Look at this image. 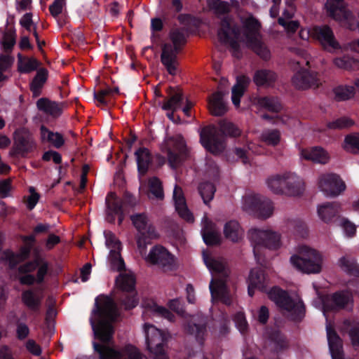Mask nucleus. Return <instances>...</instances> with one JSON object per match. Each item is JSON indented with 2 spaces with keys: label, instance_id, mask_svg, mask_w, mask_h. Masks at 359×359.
Listing matches in <instances>:
<instances>
[{
  "label": "nucleus",
  "instance_id": "58",
  "mask_svg": "<svg viewBox=\"0 0 359 359\" xmlns=\"http://www.w3.org/2000/svg\"><path fill=\"white\" fill-rule=\"evenodd\" d=\"M236 326L241 333H244L248 330V323L243 313H238L234 317Z\"/></svg>",
  "mask_w": 359,
  "mask_h": 359
},
{
  "label": "nucleus",
  "instance_id": "31",
  "mask_svg": "<svg viewBox=\"0 0 359 359\" xmlns=\"http://www.w3.org/2000/svg\"><path fill=\"white\" fill-rule=\"evenodd\" d=\"M224 234L228 240L237 243L243 238L244 231L237 221L231 220L225 224Z\"/></svg>",
  "mask_w": 359,
  "mask_h": 359
},
{
  "label": "nucleus",
  "instance_id": "27",
  "mask_svg": "<svg viewBox=\"0 0 359 359\" xmlns=\"http://www.w3.org/2000/svg\"><path fill=\"white\" fill-rule=\"evenodd\" d=\"M168 93L169 98L162 104V109L172 111L180 109L184 104L186 99L184 97L182 90L180 88H170Z\"/></svg>",
  "mask_w": 359,
  "mask_h": 359
},
{
  "label": "nucleus",
  "instance_id": "1",
  "mask_svg": "<svg viewBox=\"0 0 359 359\" xmlns=\"http://www.w3.org/2000/svg\"><path fill=\"white\" fill-rule=\"evenodd\" d=\"M260 25L254 18L249 17L243 22V29L241 33L233 20L224 18L217 30L219 41L229 45L232 55L237 58L241 56V49L246 46L252 49L264 60L271 57V53L262 42L259 33Z\"/></svg>",
  "mask_w": 359,
  "mask_h": 359
},
{
  "label": "nucleus",
  "instance_id": "20",
  "mask_svg": "<svg viewBox=\"0 0 359 359\" xmlns=\"http://www.w3.org/2000/svg\"><path fill=\"white\" fill-rule=\"evenodd\" d=\"M200 136L202 144L211 153L219 154L224 151L225 148L224 142L218 139L214 127L204 128L201 130Z\"/></svg>",
  "mask_w": 359,
  "mask_h": 359
},
{
  "label": "nucleus",
  "instance_id": "26",
  "mask_svg": "<svg viewBox=\"0 0 359 359\" xmlns=\"http://www.w3.org/2000/svg\"><path fill=\"white\" fill-rule=\"evenodd\" d=\"M226 93L217 91L213 93L208 100V109L214 116H222L228 110L226 103L223 100Z\"/></svg>",
  "mask_w": 359,
  "mask_h": 359
},
{
  "label": "nucleus",
  "instance_id": "10",
  "mask_svg": "<svg viewBox=\"0 0 359 359\" xmlns=\"http://www.w3.org/2000/svg\"><path fill=\"white\" fill-rule=\"evenodd\" d=\"M242 208L248 213L261 219L270 217L274 210L273 203L269 199L256 194L245 196Z\"/></svg>",
  "mask_w": 359,
  "mask_h": 359
},
{
  "label": "nucleus",
  "instance_id": "5",
  "mask_svg": "<svg viewBox=\"0 0 359 359\" xmlns=\"http://www.w3.org/2000/svg\"><path fill=\"white\" fill-rule=\"evenodd\" d=\"M50 271V264L46 259L41 255H36L32 261L26 262L18 267L20 275L19 280L24 285L40 284L45 280Z\"/></svg>",
  "mask_w": 359,
  "mask_h": 359
},
{
  "label": "nucleus",
  "instance_id": "28",
  "mask_svg": "<svg viewBox=\"0 0 359 359\" xmlns=\"http://www.w3.org/2000/svg\"><path fill=\"white\" fill-rule=\"evenodd\" d=\"M327 336L332 359H343L341 341L330 325H327Z\"/></svg>",
  "mask_w": 359,
  "mask_h": 359
},
{
  "label": "nucleus",
  "instance_id": "40",
  "mask_svg": "<svg viewBox=\"0 0 359 359\" xmlns=\"http://www.w3.org/2000/svg\"><path fill=\"white\" fill-rule=\"evenodd\" d=\"M276 74L273 72L262 69L255 73L254 76V81L258 86H269L276 81Z\"/></svg>",
  "mask_w": 359,
  "mask_h": 359
},
{
  "label": "nucleus",
  "instance_id": "12",
  "mask_svg": "<svg viewBox=\"0 0 359 359\" xmlns=\"http://www.w3.org/2000/svg\"><path fill=\"white\" fill-rule=\"evenodd\" d=\"M37 149V143L32 134L27 129L17 130L13 134V144L11 155L26 157Z\"/></svg>",
  "mask_w": 359,
  "mask_h": 359
},
{
  "label": "nucleus",
  "instance_id": "19",
  "mask_svg": "<svg viewBox=\"0 0 359 359\" xmlns=\"http://www.w3.org/2000/svg\"><path fill=\"white\" fill-rule=\"evenodd\" d=\"M105 245L109 250L108 262L114 271H121L124 267V262L121 257V244L116 236L111 231L104 232Z\"/></svg>",
  "mask_w": 359,
  "mask_h": 359
},
{
  "label": "nucleus",
  "instance_id": "21",
  "mask_svg": "<svg viewBox=\"0 0 359 359\" xmlns=\"http://www.w3.org/2000/svg\"><path fill=\"white\" fill-rule=\"evenodd\" d=\"M292 83L297 88L305 90L309 88L318 87L320 81L315 73L299 71L293 76Z\"/></svg>",
  "mask_w": 359,
  "mask_h": 359
},
{
  "label": "nucleus",
  "instance_id": "62",
  "mask_svg": "<svg viewBox=\"0 0 359 359\" xmlns=\"http://www.w3.org/2000/svg\"><path fill=\"white\" fill-rule=\"evenodd\" d=\"M14 59L9 55H0V71L2 73L11 67Z\"/></svg>",
  "mask_w": 359,
  "mask_h": 359
},
{
  "label": "nucleus",
  "instance_id": "42",
  "mask_svg": "<svg viewBox=\"0 0 359 359\" xmlns=\"http://www.w3.org/2000/svg\"><path fill=\"white\" fill-rule=\"evenodd\" d=\"M117 286L123 291L130 292L135 288V278L133 273H122L116 278Z\"/></svg>",
  "mask_w": 359,
  "mask_h": 359
},
{
  "label": "nucleus",
  "instance_id": "52",
  "mask_svg": "<svg viewBox=\"0 0 359 359\" xmlns=\"http://www.w3.org/2000/svg\"><path fill=\"white\" fill-rule=\"evenodd\" d=\"M261 139L268 145L276 146L280 142V134L278 130H269L262 134Z\"/></svg>",
  "mask_w": 359,
  "mask_h": 359
},
{
  "label": "nucleus",
  "instance_id": "16",
  "mask_svg": "<svg viewBox=\"0 0 359 359\" xmlns=\"http://www.w3.org/2000/svg\"><path fill=\"white\" fill-rule=\"evenodd\" d=\"M146 262L158 265L163 271H172L177 266L175 257L161 245L153 247L149 255L145 256Z\"/></svg>",
  "mask_w": 359,
  "mask_h": 359
},
{
  "label": "nucleus",
  "instance_id": "39",
  "mask_svg": "<svg viewBox=\"0 0 359 359\" xmlns=\"http://www.w3.org/2000/svg\"><path fill=\"white\" fill-rule=\"evenodd\" d=\"M135 156L139 172L145 173L151 160L149 150L146 148H140L135 152Z\"/></svg>",
  "mask_w": 359,
  "mask_h": 359
},
{
  "label": "nucleus",
  "instance_id": "50",
  "mask_svg": "<svg viewBox=\"0 0 359 359\" xmlns=\"http://www.w3.org/2000/svg\"><path fill=\"white\" fill-rule=\"evenodd\" d=\"M342 147L346 151L351 153H355L356 150H359V133L347 135Z\"/></svg>",
  "mask_w": 359,
  "mask_h": 359
},
{
  "label": "nucleus",
  "instance_id": "64",
  "mask_svg": "<svg viewBox=\"0 0 359 359\" xmlns=\"http://www.w3.org/2000/svg\"><path fill=\"white\" fill-rule=\"evenodd\" d=\"M42 158L46 161L53 160L55 163H60L62 160L60 154L55 151H48L45 152L42 156Z\"/></svg>",
  "mask_w": 359,
  "mask_h": 359
},
{
  "label": "nucleus",
  "instance_id": "25",
  "mask_svg": "<svg viewBox=\"0 0 359 359\" xmlns=\"http://www.w3.org/2000/svg\"><path fill=\"white\" fill-rule=\"evenodd\" d=\"M202 236L205 243L208 245H215L220 242L221 236L215 224L204 217L202 220Z\"/></svg>",
  "mask_w": 359,
  "mask_h": 359
},
{
  "label": "nucleus",
  "instance_id": "24",
  "mask_svg": "<svg viewBox=\"0 0 359 359\" xmlns=\"http://www.w3.org/2000/svg\"><path fill=\"white\" fill-rule=\"evenodd\" d=\"M172 197L176 210L180 216L189 222H193L194 217L187 207L186 201L181 187L177 185L175 187Z\"/></svg>",
  "mask_w": 359,
  "mask_h": 359
},
{
  "label": "nucleus",
  "instance_id": "44",
  "mask_svg": "<svg viewBox=\"0 0 359 359\" xmlns=\"http://www.w3.org/2000/svg\"><path fill=\"white\" fill-rule=\"evenodd\" d=\"M148 196L150 198L163 199L164 194L161 181L156 177H152L149 180Z\"/></svg>",
  "mask_w": 359,
  "mask_h": 359
},
{
  "label": "nucleus",
  "instance_id": "32",
  "mask_svg": "<svg viewBox=\"0 0 359 359\" xmlns=\"http://www.w3.org/2000/svg\"><path fill=\"white\" fill-rule=\"evenodd\" d=\"M249 83L250 79L245 76L237 77L236 83L232 88L231 91V100L236 107H239L241 97L243 95Z\"/></svg>",
  "mask_w": 359,
  "mask_h": 359
},
{
  "label": "nucleus",
  "instance_id": "17",
  "mask_svg": "<svg viewBox=\"0 0 359 359\" xmlns=\"http://www.w3.org/2000/svg\"><path fill=\"white\" fill-rule=\"evenodd\" d=\"M318 186L328 196H337L346 189L344 182L334 173L326 172L319 175Z\"/></svg>",
  "mask_w": 359,
  "mask_h": 359
},
{
  "label": "nucleus",
  "instance_id": "55",
  "mask_svg": "<svg viewBox=\"0 0 359 359\" xmlns=\"http://www.w3.org/2000/svg\"><path fill=\"white\" fill-rule=\"evenodd\" d=\"M287 226L297 233L303 234L306 231V227L304 222L297 219H288L287 222Z\"/></svg>",
  "mask_w": 359,
  "mask_h": 359
},
{
  "label": "nucleus",
  "instance_id": "18",
  "mask_svg": "<svg viewBox=\"0 0 359 359\" xmlns=\"http://www.w3.org/2000/svg\"><path fill=\"white\" fill-rule=\"evenodd\" d=\"M311 36L318 40L324 49L335 53L341 50V46L335 38L334 34L328 25L314 27L311 30Z\"/></svg>",
  "mask_w": 359,
  "mask_h": 359
},
{
  "label": "nucleus",
  "instance_id": "45",
  "mask_svg": "<svg viewBox=\"0 0 359 359\" xmlns=\"http://www.w3.org/2000/svg\"><path fill=\"white\" fill-rule=\"evenodd\" d=\"M46 79L47 71L44 69H39L31 83V90L35 96L39 95L40 89L46 82Z\"/></svg>",
  "mask_w": 359,
  "mask_h": 359
},
{
  "label": "nucleus",
  "instance_id": "3",
  "mask_svg": "<svg viewBox=\"0 0 359 359\" xmlns=\"http://www.w3.org/2000/svg\"><path fill=\"white\" fill-rule=\"evenodd\" d=\"M203 258L212 276L209 285L212 300H219L229 305L231 298L226 285L229 274L228 267L222 258L208 252H203Z\"/></svg>",
  "mask_w": 359,
  "mask_h": 359
},
{
  "label": "nucleus",
  "instance_id": "53",
  "mask_svg": "<svg viewBox=\"0 0 359 359\" xmlns=\"http://www.w3.org/2000/svg\"><path fill=\"white\" fill-rule=\"evenodd\" d=\"M106 203L111 214L118 215L121 212V203L114 193H109L106 198Z\"/></svg>",
  "mask_w": 359,
  "mask_h": 359
},
{
  "label": "nucleus",
  "instance_id": "38",
  "mask_svg": "<svg viewBox=\"0 0 359 359\" xmlns=\"http://www.w3.org/2000/svg\"><path fill=\"white\" fill-rule=\"evenodd\" d=\"M332 309L346 308L352 304V297L348 292H337L330 299Z\"/></svg>",
  "mask_w": 359,
  "mask_h": 359
},
{
  "label": "nucleus",
  "instance_id": "43",
  "mask_svg": "<svg viewBox=\"0 0 359 359\" xmlns=\"http://www.w3.org/2000/svg\"><path fill=\"white\" fill-rule=\"evenodd\" d=\"M339 267L350 275L359 276V265H358L353 259L349 257H342L339 259Z\"/></svg>",
  "mask_w": 359,
  "mask_h": 359
},
{
  "label": "nucleus",
  "instance_id": "11",
  "mask_svg": "<svg viewBox=\"0 0 359 359\" xmlns=\"http://www.w3.org/2000/svg\"><path fill=\"white\" fill-rule=\"evenodd\" d=\"M161 149L167 154L168 163L172 168L177 167L186 156L185 142L180 135L166 137L161 144Z\"/></svg>",
  "mask_w": 359,
  "mask_h": 359
},
{
  "label": "nucleus",
  "instance_id": "2",
  "mask_svg": "<svg viewBox=\"0 0 359 359\" xmlns=\"http://www.w3.org/2000/svg\"><path fill=\"white\" fill-rule=\"evenodd\" d=\"M118 316L114 302L108 297L100 296L95 300L90 322L95 335L102 342L107 343L113 334L111 322Z\"/></svg>",
  "mask_w": 359,
  "mask_h": 359
},
{
  "label": "nucleus",
  "instance_id": "33",
  "mask_svg": "<svg viewBox=\"0 0 359 359\" xmlns=\"http://www.w3.org/2000/svg\"><path fill=\"white\" fill-rule=\"evenodd\" d=\"M266 278L261 269H252L248 278V294L253 295L255 288L263 289L264 287Z\"/></svg>",
  "mask_w": 359,
  "mask_h": 359
},
{
  "label": "nucleus",
  "instance_id": "36",
  "mask_svg": "<svg viewBox=\"0 0 359 359\" xmlns=\"http://www.w3.org/2000/svg\"><path fill=\"white\" fill-rule=\"evenodd\" d=\"M285 184V173L272 175L266 180L268 188L275 194H284Z\"/></svg>",
  "mask_w": 359,
  "mask_h": 359
},
{
  "label": "nucleus",
  "instance_id": "7",
  "mask_svg": "<svg viewBox=\"0 0 359 359\" xmlns=\"http://www.w3.org/2000/svg\"><path fill=\"white\" fill-rule=\"evenodd\" d=\"M130 219L139 232L137 236V248L142 255H145L147 244L150 243L151 240L157 238L158 233L145 214L133 215Z\"/></svg>",
  "mask_w": 359,
  "mask_h": 359
},
{
  "label": "nucleus",
  "instance_id": "22",
  "mask_svg": "<svg viewBox=\"0 0 359 359\" xmlns=\"http://www.w3.org/2000/svg\"><path fill=\"white\" fill-rule=\"evenodd\" d=\"M285 190L284 194L296 196L301 195L304 190L303 180L294 173H285Z\"/></svg>",
  "mask_w": 359,
  "mask_h": 359
},
{
  "label": "nucleus",
  "instance_id": "41",
  "mask_svg": "<svg viewBox=\"0 0 359 359\" xmlns=\"http://www.w3.org/2000/svg\"><path fill=\"white\" fill-rule=\"evenodd\" d=\"M256 104L269 111L278 112L282 107L278 100L274 97H262L256 99Z\"/></svg>",
  "mask_w": 359,
  "mask_h": 359
},
{
  "label": "nucleus",
  "instance_id": "29",
  "mask_svg": "<svg viewBox=\"0 0 359 359\" xmlns=\"http://www.w3.org/2000/svg\"><path fill=\"white\" fill-rule=\"evenodd\" d=\"M36 105L40 111L53 117L59 116L62 114L65 107V104L62 102L57 103L46 98L39 99L36 102Z\"/></svg>",
  "mask_w": 359,
  "mask_h": 359
},
{
  "label": "nucleus",
  "instance_id": "4",
  "mask_svg": "<svg viewBox=\"0 0 359 359\" xmlns=\"http://www.w3.org/2000/svg\"><path fill=\"white\" fill-rule=\"evenodd\" d=\"M290 260L297 270L307 274H316L322 271L324 257L317 250L302 245L299 248L298 254L292 255Z\"/></svg>",
  "mask_w": 359,
  "mask_h": 359
},
{
  "label": "nucleus",
  "instance_id": "34",
  "mask_svg": "<svg viewBox=\"0 0 359 359\" xmlns=\"http://www.w3.org/2000/svg\"><path fill=\"white\" fill-rule=\"evenodd\" d=\"M150 316H162L169 320H172L173 318V315L168 309L154 302L147 304L145 311L143 313V316L145 319Z\"/></svg>",
  "mask_w": 359,
  "mask_h": 359
},
{
  "label": "nucleus",
  "instance_id": "37",
  "mask_svg": "<svg viewBox=\"0 0 359 359\" xmlns=\"http://www.w3.org/2000/svg\"><path fill=\"white\" fill-rule=\"evenodd\" d=\"M338 207L334 203H324L318 205V215L321 220L325 222H330L331 219L337 215Z\"/></svg>",
  "mask_w": 359,
  "mask_h": 359
},
{
  "label": "nucleus",
  "instance_id": "8",
  "mask_svg": "<svg viewBox=\"0 0 359 359\" xmlns=\"http://www.w3.org/2000/svg\"><path fill=\"white\" fill-rule=\"evenodd\" d=\"M248 236L255 255L262 248L277 250L281 246L280 233L269 229H252L249 231Z\"/></svg>",
  "mask_w": 359,
  "mask_h": 359
},
{
  "label": "nucleus",
  "instance_id": "14",
  "mask_svg": "<svg viewBox=\"0 0 359 359\" xmlns=\"http://www.w3.org/2000/svg\"><path fill=\"white\" fill-rule=\"evenodd\" d=\"M343 0H327L324 8L328 16L346 26L355 29L354 16L352 12L341 4Z\"/></svg>",
  "mask_w": 359,
  "mask_h": 359
},
{
  "label": "nucleus",
  "instance_id": "54",
  "mask_svg": "<svg viewBox=\"0 0 359 359\" xmlns=\"http://www.w3.org/2000/svg\"><path fill=\"white\" fill-rule=\"evenodd\" d=\"M221 131L226 135L236 137L241 135L240 129L234 124L226 121L220 122Z\"/></svg>",
  "mask_w": 359,
  "mask_h": 359
},
{
  "label": "nucleus",
  "instance_id": "23",
  "mask_svg": "<svg viewBox=\"0 0 359 359\" xmlns=\"http://www.w3.org/2000/svg\"><path fill=\"white\" fill-rule=\"evenodd\" d=\"M300 156L303 159L320 164H326L330 158L327 151L318 147L302 149L300 151Z\"/></svg>",
  "mask_w": 359,
  "mask_h": 359
},
{
  "label": "nucleus",
  "instance_id": "35",
  "mask_svg": "<svg viewBox=\"0 0 359 359\" xmlns=\"http://www.w3.org/2000/svg\"><path fill=\"white\" fill-rule=\"evenodd\" d=\"M42 296L32 290L24 291L22 294V302L30 309L36 311L40 305Z\"/></svg>",
  "mask_w": 359,
  "mask_h": 359
},
{
  "label": "nucleus",
  "instance_id": "15",
  "mask_svg": "<svg viewBox=\"0 0 359 359\" xmlns=\"http://www.w3.org/2000/svg\"><path fill=\"white\" fill-rule=\"evenodd\" d=\"M95 350L100 354V359H144V357L139 350L127 346L121 351H116L105 345L93 343Z\"/></svg>",
  "mask_w": 359,
  "mask_h": 359
},
{
  "label": "nucleus",
  "instance_id": "57",
  "mask_svg": "<svg viewBox=\"0 0 359 359\" xmlns=\"http://www.w3.org/2000/svg\"><path fill=\"white\" fill-rule=\"evenodd\" d=\"M353 124V122L351 119L347 117L340 118L335 121L329 123V127L333 129H341L344 128H348L351 126Z\"/></svg>",
  "mask_w": 359,
  "mask_h": 359
},
{
  "label": "nucleus",
  "instance_id": "61",
  "mask_svg": "<svg viewBox=\"0 0 359 359\" xmlns=\"http://www.w3.org/2000/svg\"><path fill=\"white\" fill-rule=\"evenodd\" d=\"M30 195L27 200V205L29 210H32L38 203L40 195L36 192L35 189L32 187L29 188Z\"/></svg>",
  "mask_w": 359,
  "mask_h": 359
},
{
  "label": "nucleus",
  "instance_id": "59",
  "mask_svg": "<svg viewBox=\"0 0 359 359\" xmlns=\"http://www.w3.org/2000/svg\"><path fill=\"white\" fill-rule=\"evenodd\" d=\"M271 339L274 344L275 348L278 351L287 346V342L279 332H275L271 336Z\"/></svg>",
  "mask_w": 359,
  "mask_h": 359
},
{
  "label": "nucleus",
  "instance_id": "6",
  "mask_svg": "<svg viewBox=\"0 0 359 359\" xmlns=\"http://www.w3.org/2000/svg\"><path fill=\"white\" fill-rule=\"evenodd\" d=\"M269 297L279 307L288 311L294 320H298L304 316V305L297 294L288 295L280 288L273 287L269 292Z\"/></svg>",
  "mask_w": 359,
  "mask_h": 359
},
{
  "label": "nucleus",
  "instance_id": "13",
  "mask_svg": "<svg viewBox=\"0 0 359 359\" xmlns=\"http://www.w3.org/2000/svg\"><path fill=\"white\" fill-rule=\"evenodd\" d=\"M148 350L156 359H167L163 348V332L153 325L145 323L143 326Z\"/></svg>",
  "mask_w": 359,
  "mask_h": 359
},
{
  "label": "nucleus",
  "instance_id": "56",
  "mask_svg": "<svg viewBox=\"0 0 359 359\" xmlns=\"http://www.w3.org/2000/svg\"><path fill=\"white\" fill-rule=\"evenodd\" d=\"M65 0H55L53 3L49 6L50 14L54 18H57L60 14L62 13L64 8L65 7Z\"/></svg>",
  "mask_w": 359,
  "mask_h": 359
},
{
  "label": "nucleus",
  "instance_id": "46",
  "mask_svg": "<svg viewBox=\"0 0 359 359\" xmlns=\"http://www.w3.org/2000/svg\"><path fill=\"white\" fill-rule=\"evenodd\" d=\"M39 62L34 57L20 58L18 60V69L22 73H29L35 70Z\"/></svg>",
  "mask_w": 359,
  "mask_h": 359
},
{
  "label": "nucleus",
  "instance_id": "30",
  "mask_svg": "<svg viewBox=\"0 0 359 359\" xmlns=\"http://www.w3.org/2000/svg\"><path fill=\"white\" fill-rule=\"evenodd\" d=\"M40 140L42 143H49L57 149L65 144V140L60 133L50 131L44 126L40 128Z\"/></svg>",
  "mask_w": 359,
  "mask_h": 359
},
{
  "label": "nucleus",
  "instance_id": "48",
  "mask_svg": "<svg viewBox=\"0 0 359 359\" xmlns=\"http://www.w3.org/2000/svg\"><path fill=\"white\" fill-rule=\"evenodd\" d=\"M334 65L344 69H359V61L351 57H338L334 60Z\"/></svg>",
  "mask_w": 359,
  "mask_h": 359
},
{
  "label": "nucleus",
  "instance_id": "47",
  "mask_svg": "<svg viewBox=\"0 0 359 359\" xmlns=\"http://www.w3.org/2000/svg\"><path fill=\"white\" fill-rule=\"evenodd\" d=\"M334 97L337 100H346L353 97L354 88L348 86H339L334 89Z\"/></svg>",
  "mask_w": 359,
  "mask_h": 359
},
{
  "label": "nucleus",
  "instance_id": "49",
  "mask_svg": "<svg viewBox=\"0 0 359 359\" xmlns=\"http://www.w3.org/2000/svg\"><path fill=\"white\" fill-rule=\"evenodd\" d=\"M233 6L236 8L238 6L237 1L231 0L230 3L226 1H218L216 4L214 3L210 8L214 10L217 15H224L229 13L231 11V7Z\"/></svg>",
  "mask_w": 359,
  "mask_h": 359
},
{
  "label": "nucleus",
  "instance_id": "51",
  "mask_svg": "<svg viewBox=\"0 0 359 359\" xmlns=\"http://www.w3.org/2000/svg\"><path fill=\"white\" fill-rule=\"evenodd\" d=\"M215 191V187L212 183H202L199 187L200 194L205 204L213 198Z\"/></svg>",
  "mask_w": 359,
  "mask_h": 359
},
{
  "label": "nucleus",
  "instance_id": "60",
  "mask_svg": "<svg viewBox=\"0 0 359 359\" xmlns=\"http://www.w3.org/2000/svg\"><path fill=\"white\" fill-rule=\"evenodd\" d=\"M278 22L286 29L287 32L290 33L294 32L299 26V24L297 21L287 20L283 18H279Z\"/></svg>",
  "mask_w": 359,
  "mask_h": 359
},
{
  "label": "nucleus",
  "instance_id": "63",
  "mask_svg": "<svg viewBox=\"0 0 359 359\" xmlns=\"http://www.w3.org/2000/svg\"><path fill=\"white\" fill-rule=\"evenodd\" d=\"M11 189V182L10 180L0 181V196L2 198L8 197L10 195Z\"/></svg>",
  "mask_w": 359,
  "mask_h": 359
},
{
  "label": "nucleus",
  "instance_id": "9",
  "mask_svg": "<svg viewBox=\"0 0 359 359\" xmlns=\"http://www.w3.org/2000/svg\"><path fill=\"white\" fill-rule=\"evenodd\" d=\"M170 36L173 44L163 45L161 60L168 72L171 75H175L177 72V53L179 46L184 42V37L182 32L179 30L172 31Z\"/></svg>",
  "mask_w": 359,
  "mask_h": 359
}]
</instances>
